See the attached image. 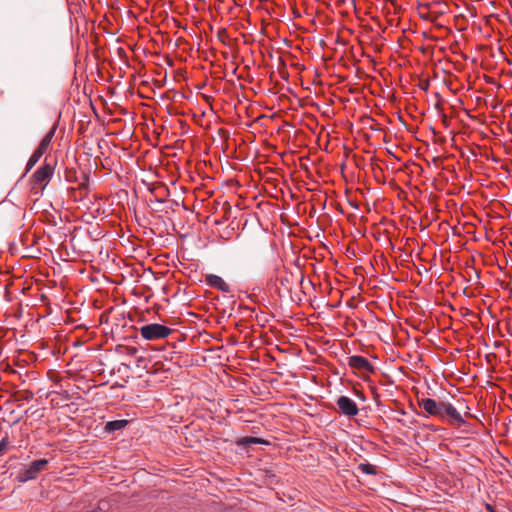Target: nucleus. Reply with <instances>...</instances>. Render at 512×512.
<instances>
[{"label":"nucleus","instance_id":"obj_1","mask_svg":"<svg viewBox=\"0 0 512 512\" xmlns=\"http://www.w3.org/2000/svg\"><path fill=\"white\" fill-rule=\"evenodd\" d=\"M419 406L430 416H449L455 422L463 423V418L457 409L450 403L437 402L432 398H423L418 401Z\"/></svg>","mask_w":512,"mask_h":512},{"label":"nucleus","instance_id":"obj_2","mask_svg":"<svg viewBox=\"0 0 512 512\" xmlns=\"http://www.w3.org/2000/svg\"><path fill=\"white\" fill-rule=\"evenodd\" d=\"M172 329L158 323H151L140 328V335L149 341L167 338Z\"/></svg>","mask_w":512,"mask_h":512},{"label":"nucleus","instance_id":"obj_3","mask_svg":"<svg viewBox=\"0 0 512 512\" xmlns=\"http://www.w3.org/2000/svg\"><path fill=\"white\" fill-rule=\"evenodd\" d=\"M48 460L40 459L33 461L29 467L20 475V481L25 482L35 479L38 474L46 467Z\"/></svg>","mask_w":512,"mask_h":512},{"label":"nucleus","instance_id":"obj_4","mask_svg":"<svg viewBox=\"0 0 512 512\" xmlns=\"http://www.w3.org/2000/svg\"><path fill=\"white\" fill-rule=\"evenodd\" d=\"M337 406L339 411L345 416L353 417L356 416L359 412L355 401L347 396H340L337 399Z\"/></svg>","mask_w":512,"mask_h":512},{"label":"nucleus","instance_id":"obj_5","mask_svg":"<svg viewBox=\"0 0 512 512\" xmlns=\"http://www.w3.org/2000/svg\"><path fill=\"white\" fill-rule=\"evenodd\" d=\"M348 364L351 368L362 373H372L374 371L373 365L363 356L353 355L349 357Z\"/></svg>","mask_w":512,"mask_h":512},{"label":"nucleus","instance_id":"obj_6","mask_svg":"<svg viewBox=\"0 0 512 512\" xmlns=\"http://www.w3.org/2000/svg\"><path fill=\"white\" fill-rule=\"evenodd\" d=\"M53 173V169L50 165H45L39 168L33 175V183L39 187H44L48 183L51 175Z\"/></svg>","mask_w":512,"mask_h":512},{"label":"nucleus","instance_id":"obj_7","mask_svg":"<svg viewBox=\"0 0 512 512\" xmlns=\"http://www.w3.org/2000/svg\"><path fill=\"white\" fill-rule=\"evenodd\" d=\"M205 282L210 287L216 288L221 292H230V286L220 276L215 274H208L205 277Z\"/></svg>","mask_w":512,"mask_h":512},{"label":"nucleus","instance_id":"obj_8","mask_svg":"<svg viewBox=\"0 0 512 512\" xmlns=\"http://www.w3.org/2000/svg\"><path fill=\"white\" fill-rule=\"evenodd\" d=\"M127 424L128 421L125 419L109 421L106 423L105 430L107 432H115L125 428Z\"/></svg>","mask_w":512,"mask_h":512},{"label":"nucleus","instance_id":"obj_9","mask_svg":"<svg viewBox=\"0 0 512 512\" xmlns=\"http://www.w3.org/2000/svg\"><path fill=\"white\" fill-rule=\"evenodd\" d=\"M53 136H54V130H51L44 136V138L41 140V142L36 150L38 152H40L41 154H44L47 151V149L52 141Z\"/></svg>","mask_w":512,"mask_h":512},{"label":"nucleus","instance_id":"obj_10","mask_svg":"<svg viewBox=\"0 0 512 512\" xmlns=\"http://www.w3.org/2000/svg\"><path fill=\"white\" fill-rule=\"evenodd\" d=\"M42 155L43 154L35 150L34 153L31 155L30 159L28 160L27 170H30L40 160Z\"/></svg>","mask_w":512,"mask_h":512},{"label":"nucleus","instance_id":"obj_11","mask_svg":"<svg viewBox=\"0 0 512 512\" xmlns=\"http://www.w3.org/2000/svg\"><path fill=\"white\" fill-rule=\"evenodd\" d=\"M359 468L365 474H368V475L376 474V467L374 465H371V464H361L359 466Z\"/></svg>","mask_w":512,"mask_h":512},{"label":"nucleus","instance_id":"obj_12","mask_svg":"<svg viewBox=\"0 0 512 512\" xmlns=\"http://www.w3.org/2000/svg\"><path fill=\"white\" fill-rule=\"evenodd\" d=\"M9 445V441H8V438L7 437H4L1 441H0V456H2L6 449H7V446Z\"/></svg>","mask_w":512,"mask_h":512},{"label":"nucleus","instance_id":"obj_13","mask_svg":"<svg viewBox=\"0 0 512 512\" xmlns=\"http://www.w3.org/2000/svg\"><path fill=\"white\" fill-rule=\"evenodd\" d=\"M261 440L259 438H255V437H249V438H246L245 439V443L247 444H256V443H260Z\"/></svg>","mask_w":512,"mask_h":512}]
</instances>
